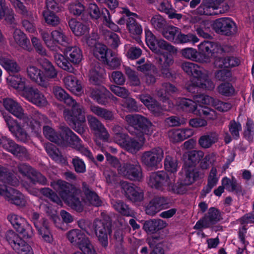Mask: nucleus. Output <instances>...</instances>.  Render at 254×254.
Listing matches in <instances>:
<instances>
[{
  "label": "nucleus",
  "mask_w": 254,
  "mask_h": 254,
  "mask_svg": "<svg viewBox=\"0 0 254 254\" xmlns=\"http://www.w3.org/2000/svg\"><path fill=\"white\" fill-rule=\"evenodd\" d=\"M121 187L126 196L133 202H139L143 199V192L142 189L132 184L124 182Z\"/></svg>",
  "instance_id": "24"
},
{
  "label": "nucleus",
  "mask_w": 254,
  "mask_h": 254,
  "mask_svg": "<svg viewBox=\"0 0 254 254\" xmlns=\"http://www.w3.org/2000/svg\"><path fill=\"white\" fill-rule=\"evenodd\" d=\"M151 23L157 30L162 31L166 25V21L162 16L155 15L151 18Z\"/></svg>",
  "instance_id": "64"
},
{
  "label": "nucleus",
  "mask_w": 254,
  "mask_h": 254,
  "mask_svg": "<svg viewBox=\"0 0 254 254\" xmlns=\"http://www.w3.org/2000/svg\"><path fill=\"white\" fill-rule=\"evenodd\" d=\"M181 67L188 75H192L194 78L198 76V75L201 74L202 70L204 69L203 67L199 66L197 64L189 62L182 63Z\"/></svg>",
  "instance_id": "44"
},
{
  "label": "nucleus",
  "mask_w": 254,
  "mask_h": 254,
  "mask_svg": "<svg viewBox=\"0 0 254 254\" xmlns=\"http://www.w3.org/2000/svg\"><path fill=\"white\" fill-rule=\"evenodd\" d=\"M121 187L126 196L133 202H139L143 199V192L142 189L132 184L124 182Z\"/></svg>",
  "instance_id": "25"
},
{
  "label": "nucleus",
  "mask_w": 254,
  "mask_h": 254,
  "mask_svg": "<svg viewBox=\"0 0 254 254\" xmlns=\"http://www.w3.org/2000/svg\"><path fill=\"white\" fill-rule=\"evenodd\" d=\"M54 60L57 65L62 69L68 71L72 72L73 68L67 58L60 53L56 52L54 54Z\"/></svg>",
  "instance_id": "47"
},
{
  "label": "nucleus",
  "mask_w": 254,
  "mask_h": 254,
  "mask_svg": "<svg viewBox=\"0 0 254 254\" xmlns=\"http://www.w3.org/2000/svg\"><path fill=\"white\" fill-rule=\"evenodd\" d=\"M224 49H225V52H223L221 55L218 54L217 57H213L215 59L214 61V65L215 66L218 68H227L226 66V64H227V57H224L225 56V54L232 50L231 48H229L227 46L223 47Z\"/></svg>",
  "instance_id": "60"
},
{
  "label": "nucleus",
  "mask_w": 254,
  "mask_h": 254,
  "mask_svg": "<svg viewBox=\"0 0 254 254\" xmlns=\"http://www.w3.org/2000/svg\"><path fill=\"white\" fill-rule=\"evenodd\" d=\"M181 54L186 59L199 62L200 57H197L198 52L193 48H184L181 50Z\"/></svg>",
  "instance_id": "62"
},
{
  "label": "nucleus",
  "mask_w": 254,
  "mask_h": 254,
  "mask_svg": "<svg viewBox=\"0 0 254 254\" xmlns=\"http://www.w3.org/2000/svg\"><path fill=\"white\" fill-rule=\"evenodd\" d=\"M168 136L172 142L182 141L193 134L192 129L190 128L173 129L168 131Z\"/></svg>",
  "instance_id": "40"
},
{
  "label": "nucleus",
  "mask_w": 254,
  "mask_h": 254,
  "mask_svg": "<svg viewBox=\"0 0 254 254\" xmlns=\"http://www.w3.org/2000/svg\"><path fill=\"white\" fill-rule=\"evenodd\" d=\"M138 98L141 102L147 107V108L152 112L155 116H160L162 115L164 111L172 110L176 109V104L171 103L169 101H163L166 104L164 107H160L152 97L146 94H142L138 96Z\"/></svg>",
  "instance_id": "13"
},
{
  "label": "nucleus",
  "mask_w": 254,
  "mask_h": 254,
  "mask_svg": "<svg viewBox=\"0 0 254 254\" xmlns=\"http://www.w3.org/2000/svg\"><path fill=\"white\" fill-rule=\"evenodd\" d=\"M0 180L4 183L13 186H16L19 184V180L13 175L7 173L6 169L0 166Z\"/></svg>",
  "instance_id": "52"
},
{
  "label": "nucleus",
  "mask_w": 254,
  "mask_h": 254,
  "mask_svg": "<svg viewBox=\"0 0 254 254\" xmlns=\"http://www.w3.org/2000/svg\"><path fill=\"white\" fill-rule=\"evenodd\" d=\"M164 168L165 170L171 175H175L179 168V162L175 156L167 155L164 160Z\"/></svg>",
  "instance_id": "46"
},
{
  "label": "nucleus",
  "mask_w": 254,
  "mask_h": 254,
  "mask_svg": "<svg viewBox=\"0 0 254 254\" xmlns=\"http://www.w3.org/2000/svg\"><path fill=\"white\" fill-rule=\"evenodd\" d=\"M66 238L71 244L77 247L81 252H87L94 248L89 238L81 230L72 229L66 233Z\"/></svg>",
  "instance_id": "11"
},
{
  "label": "nucleus",
  "mask_w": 254,
  "mask_h": 254,
  "mask_svg": "<svg viewBox=\"0 0 254 254\" xmlns=\"http://www.w3.org/2000/svg\"><path fill=\"white\" fill-rule=\"evenodd\" d=\"M39 62L43 70L42 71L43 79L46 81L47 87L49 85V79L56 77L58 72L52 63L48 60L44 59Z\"/></svg>",
  "instance_id": "35"
},
{
  "label": "nucleus",
  "mask_w": 254,
  "mask_h": 254,
  "mask_svg": "<svg viewBox=\"0 0 254 254\" xmlns=\"http://www.w3.org/2000/svg\"><path fill=\"white\" fill-rule=\"evenodd\" d=\"M66 128L69 129L66 127L61 126L62 134H59L52 127L45 126L43 127V134L51 141L63 146H66L70 143V137L65 131Z\"/></svg>",
  "instance_id": "15"
},
{
  "label": "nucleus",
  "mask_w": 254,
  "mask_h": 254,
  "mask_svg": "<svg viewBox=\"0 0 254 254\" xmlns=\"http://www.w3.org/2000/svg\"><path fill=\"white\" fill-rule=\"evenodd\" d=\"M68 25L72 32L76 36H84L89 32V28L88 26L77 21L74 19H70Z\"/></svg>",
  "instance_id": "42"
},
{
  "label": "nucleus",
  "mask_w": 254,
  "mask_h": 254,
  "mask_svg": "<svg viewBox=\"0 0 254 254\" xmlns=\"http://www.w3.org/2000/svg\"><path fill=\"white\" fill-rule=\"evenodd\" d=\"M90 110L94 114L106 120H112L114 118L112 112L100 107L92 106L90 107Z\"/></svg>",
  "instance_id": "58"
},
{
  "label": "nucleus",
  "mask_w": 254,
  "mask_h": 254,
  "mask_svg": "<svg viewBox=\"0 0 254 254\" xmlns=\"http://www.w3.org/2000/svg\"><path fill=\"white\" fill-rule=\"evenodd\" d=\"M14 42L24 50L30 51L31 48L29 45V41L26 35L21 30L16 29L13 34Z\"/></svg>",
  "instance_id": "43"
},
{
  "label": "nucleus",
  "mask_w": 254,
  "mask_h": 254,
  "mask_svg": "<svg viewBox=\"0 0 254 254\" xmlns=\"http://www.w3.org/2000/svg\"><path fill=\"white\" fill-rule=\"evenodd\" d=\"M92 98L96 100L99 104L105 105L107 103V98L114 101H117L118 98L112 95L110 92L104 86H99V89L93 90L90 93Z\"/></svg>",
  "instance_id": "34"
},
{
  "label": "nucleus",
  "mask_w": 254,
  "mask_h": 254,
  "mask_svg": "<svg viewBox=\"0 0 254 254\" xmlns=\"http://www.w3.org/2000/svg\"><path fill=\"white\" fill-rule=\"evenodd\" d=\"M3 105L8 112L19 119H22L24 123L22 127H26V125L30 129L31 131L36 135L41 132V125L40 122L45 124H49L51 122L48 118L39 112L36 113V117L39 121L29 118L24 113L22 107L15 100L11 98H6L3 101Z\"/></svg>",
  "instance_id": "5"
},
{
  "label": "nucleus",
  "mask_w": 254,
  "mask_h": 254,
  "mask_svg": "<svg viewBox=\"0 0 254 254\" xmlns=\"http://www.w3.org/2000/svg\"><path fill=\"white\" fill-rule=\"evenodd\" d=\"M146 43L150 50L154 53L161 55L163 59L160 58V76L165 78H170L172 74L170 66L174 62L172 55L168 53H176L177 50L175 47L169 44L162 39H157L152 32L148 28L144 29Z\"/></svg>",
  "instance_id": "3"
},
{
  "label": "nucleus",
  "mask_w": 254,
  "mask_h": 254,
  "mask_svg": "<svg viewBox=\"0 0 254 254\" xmlns=\"http://www.w3.org/2000/svg\"><path fill=\"white\" fill-rule=\"evenodd\" d=\"M18 170L21 174L27 177L33 183H39L42 185L47 183V179L44 176L26 164H20Z\"/></svg>",
  "instance_id": "28"
},
{
  "label": "nucleus",
  "mask_w": 254,
  "mask_h": 254,
  "mask_svg": "<svg viewBox=\"0 0 254 254\" xmlns=\"http://www.w3.org/2000/svg\"><path fill=\"white\" fill-rule=\"evenodd\" d=\"M174 175L164 171H158L151 174L148 180V185L152 188L160 190H166L167 186L174 181Z\"/></svg>",
  "instance_id": "12"
},
{
  "label": "nucleus",
  "mask_w": 254,
  "mask_h": 254,
  "mask_svg": "<svg viewBox=\"0 0 254 254\" xmlns=\"http://www.w3.org/2000/svg\"><path fill=\"white\" fill-rule=\"evenodd\" d=\"M30 218L40 238L44 241L51 243L53 241V238L47 221L36 212L32 213Z\"/></svg>",
  "instance_id": "10"
},
{
  "label": "nucleus",
  "mask_w": 254,
  "mask_h": 254,
  "mask_svg": "<svg viewBox=\"0 0 254 254\" xmlns=\"http://www.w3.org/2000/svg\"><path fill=\"white\" fill-rule=\"evenodd\" d=\"M164 157V151L159 147L153 148L149 150L144 151L141 156L142 164L149 168L157 167L162 161Z\"/></svg>",
  "instance_id": "14"
},
{
  "label": "nucleus",
  "mask_w": 254,
  "mask_h": 254,
  "mask_svg": "<svg viewBox=\"0 0 254 254\" xmlns=\"http://www.w3.org/2000/svg\"><path fill=\"white\" fill-rule=\"evenodd\" d=\"M222 219L220 211L215 207H211L203 218L196 222L194 226L195 229L207 228L211 225L216 224Z\"/></svg>",
  "instance_id": "20"
},
{
  "label": "nucleus",
  "mask_w": 254,
  "mask_h": 254,
  "mask_svg": "<svg viewBox=\"0 0 254 254\" xmlns=\"http://www.w3.org/2000/svg\"><path fill=\"white\" fill-rule=\"evenodd\" d=\"M93 227L98 240L104 247L108 245V234L110 233V223L107 220L101 221L96 219L94 222Z\"/></svg>",
  "instance_id": "21"
},
{
  "label": "nucleus",
  "mask_w": 254,
  "mask_h": 254,
  "mask_svg": "<svg viewBox=\"0 0 254 254\" xmlns=\"http://www.w3.org/2000/svg\"><path fill=\"white\" fill-rule=\"evenodd\" d=\"M218 6L211 0H205L194 11L195 14L200 15H212L218 14Z\"/></svg>",
  "instance_id": "36"
},
{
  "label": "nucleus",
  "mask_w": 254,
  "mask_h": 254,
  "mask_svg": "<svg viewBox=\"0 0 254 254\" xmlns=\"http://www.w3.org/2000/svg\"><path fill=\"white\" fill-rule=\"evenodd\" d=\"M65 131L70 137L69 141L70 143H68V145H71L72 147L76 148L81 154L87 157L89 159L93 160L94 157L92 153L87 148L81 145L80 139L70 129L66 128Z\"/></svg>",
  "instance_id": "33"
},
{
  "label": "nucleus",
  "mask_w": 254,
  "mask_h": 254,
  "mask_svg": "<svg viewBox=\"0 0 254 254\" xmlns=\"http://www.w3.org/2000/svg\"><path fill=\"white\" fill-rule=\"evenodd\" d=\"M199 41L198 38L192 33L185 34L180 30L175 44H185L190 43L194 44Z\"/></svg>",
  "instance_id": "50"
},
{
  "label": "nucleus",
  "mask_w": 254,
  "mask_h": 254,
  "mask_svg": "<svg viewBox=\"0 0 254 254\" xmlns=\"http://www.w3.org/2000/svg\"><path fill=\"white\" fill-rule=\"evenodd\" d=\"M107 47L102 44H96L93 50L94 56L99 61L105 63L107 61Z\"/></svg>",
  "instance_id": "56"
},
{
  "label": "nucleus",
  "mask_w": 254,
  "mask_h": 254,
  "mask_svg": "<svg viewBox=\"0 0 254 254\" xmlns=\"http://www.w3.org/2000/svg\"><path fill=\"white\" fill-rule=\"evenodd\" d=\"M45 148L49 156L55 161H62V156L54 145L51 143H47L45 145Z\"/></svg>",
  "instance_id": "59"
},
{
  "label": "nucleus",
  "mask_w": 254,
  "mask_h": 254,
  "mask_svg": "<svg viewBox=\"0 0 254 254\" xmlns=\"http://www.w3.org/2000/svg\"><path fill=\"white\" fill-rule=\"evenodd\" d=\"M64 54L69 63L74 65H78L83 59L82 51L77 46L66 47L64 50Z\"/></svg>",
  "instance_id": "39"
},
{
  "label": "nucleus",
  "mask_w": 254,
  "mask_h": 254,
  "mask_svg": "<svg viewBox=\"0 0 254 254\" xmlns=\"http://www.w3.org/2000/svg\"><path fill=\"white\" fill-rule=\"evenodd\" d=\"M0 65L8 72L16 73L21 70L16 62L3 55L0 56Z\"/></svg>",
  "instance_id": "45"
},
{
  "label": "nucleus",
  "mask_w": 254,
  "mask_h": 254,
  "mask_svg": "<svg viewBox=\"0 0 254 254\" xmlns=\"http://www.w3.org/2000/svg\"><path fill=\"white\" fill-rule=\"evenodd\" d=\"M218 92L224 96L229 97L234 95L235 90L233 85L228 82L223 83L218 86Z\"/></svg>",
  "instance_id": "63"
},
{
  "label": "nucleus",
  "mask_w": 254,
  "mask_h": 254,
  "mask_svg": "<svg viewBox=\"0 0 254 254\" xmlns=\"http://www.w3.org/2000/svg\"><path fill=\"white\" fill-rule=\"evenodd\" d=\"M0 195L3 196L10 203L20 207H24L27 204V198L20 192L1 185H0Z\"/></svg>",
  "instance_id": "16"
},
{
  "label": "nucleus",
  "mask_w": 254,
  "mask_h": 254,
  "mask_svg": "<svg viewBox=\"0 0 254 254\" xmlns=\"http://www.w3.org/2000/svg\"><path fill=\"white\" fill-rule=\"evenodd\" d=\"M169 200L165 197H156L149 203L146 209L147 214L153 215L162 209L167 207Z\"/></svg>",
  "instance_id": "32"
},
{
  "label": "nucleus",
  "mask_w": 254,
  "mask_h": 254,
  "mask_svg": "<svg viewBox=\"0 0 254 254\" xmlns=\"http://www.w3.org/2000/svg\"><path fill=\"white\" fill-rule=\"evenodd\" d=\"M88 123L95 135L104 141H108L109 134L104 125L95 117L92 116L87 117Z\"/></svg>",
  "instance_id": "30"
},
{
  "label": "nucleus",
  "mask_w": 254,
  "mask_h": 254,
  "mask_svg": "<svg viewBox=\"0 0 254 254\" xmlns=\"http://www.w3.org/2000/svg\"><path fill=\"white\" fill-rule=\"evenodd\" d=\"M0 19L8 23H12L14 20L13 10L5 5L3 0H0Z\"/></svg>",
  "instance_id": "49"
},
{
  "label": "nucleus",
  "mask_w": 254,
  "mask_h": 254,
  "mask_svg": "<svg viewBox=\"0 0 254 254\" xmlns=\"http://www.w3.org/2000/svg\"><path fill=\"white\" fill-rule=\"evenodd\" d=\"M23 97L28 101L39 107H45L48 101L44 95L38 89L32 86L26 89Z\"/></svg>",
  "instance_id": "23"
},
{
  "label": "nucleus",
  "mask_w": 254,
  "mask_h": 254,
  "mask_svg": "<svg viewBox=\"0 0 254 254\" xmlns=\"http://www.w3.org/2000/svg\"><path fill=\"white\" fill-rule=\"evenodd\" d=\"M202 72L201 74L198 75V76L191 81L190 85L188 87L189 91L191 92L194 87L207 91H211L214 89L215 84L209 78L208 71L204 69Z\"/></svg>",
  "instance_id": "18"
},
{
  "label": "nucleus",
  "mask_w": 254,
  "mask_h": 254,
  "mask_svg": "<svg viewBox=\"0 0 254 254\" xmlns=\"http://www.w3.org/2000/svg\"><path fill=\"white\" fill-rule=\"evenodd\" d=\"M40 33L47 47L52 51H56L59 48L57 44L63 45L67 43V39L61 29L52 31L50 34L41 30Z\"/></svg>",
  "instance_id": "9"
},
{
  "label": "nucleus",
  "mask_w": 254,
  "mask_h": 254,
  "mask_svg": "<svg viewBox=\"0 0 254 254\" xmlns=\"http://www.w3.org/2000/svg\"><path fill=\"white\" fill-rule=\"evenodd\" d=\"M51 186L58 192L61 197L48 188L42 189L40 192L43 195L59 205H63L61 198L68 206L77 211H81L84 205L99 206L101 204V201L98 195L89 190L84 183H83V189L85 198L82 199V201H80L79 198L80 190L75 189L73 185L64 181L58 180L53 181L51 182Z\"/></svg>",
  "instance_id": "1"
},
{
  "label": "nucleus",
  "mask_w": 254,
  "mask_h": 254,
  "mask_svg": "<svg viewBox=\"0 0 254 254\" xmlns=\"http://www.w3.org/2000/svg\"><path fill=\"white\" fill-rule=\"evenodd\" d=\"M121 187L126 196L133 202H139L143 199V192L142 189L132 184L124 182Z\"/></svg>",
  "instance_id": "26"
},
{
  "label": "nucleus",
  "mask_w": 254,
  "mask_h": 254,
  "mask_svg": "<svg viewBox=\"0 0 254 254\" xmlns=\"http://www.w3.org/2000/svg\"><path fill=\"white\" fill-rule=\"evenodd\" d=\"M180 29L174 26H169L162 31L163 36L168 40L175 43Z\"/></svg>",
  "instance_id": "53"
},
{
  "label": "nucleus",
  "mask_w": 254,
  "mask_h": 254,
  "mask_svg": "<svg viewBox=\"0 0 254 254\" xmlns=\"http://www.w3.org/2000/svg\"><path fill=\"white\" fill-rule=\"evenodd\" d=\"M118 170L121 176L131 180L140 181L142 177L141 168L137 164L124 163L119 166Z\"/></svg>",
  "instance_id": "19"
},
{
  "label": "nucleus",
  "mask_w": 254,
  "mask_h": 254,
  "mask_svg": "<svg viewBox=\"0 0 254 254\" xmlns=\"http://www.w3.org/2000/svg\"><path fill=\"white\" fill-rule=\"evenodd\" d=\"M66 88L77 96H80L83 93V90L80 82L73 75H67L63 79Z\"/></svg>",
  "instance_id": "37"
},
{
  "label": "nucleus",
  "mask_w": 254,
  "mask_h": 254,
  "mask_svg": "<svg viewBox=\"0 0 254 254\" xmlns=\"http://www.w3.org/2000/svg\"><path fill=\"white\" fill-rule=\"evenodd\" d=\"M218 139V135L215 133H211L208 135L202 136L199 139L200 145L204 148L210 147Z\"/></svg>",
  "instance_id": "55"
},
{
  "label": "nucleus",
  "mask_w": 254,
  "mask_h": 254,
  "mask_svg": "<svg viewBox=\"0 0 254 254\" xmlns=\"http://www.w3.org/2000/svg\"><path fill=\"white\" fill-rule=\"evenodd\" d=\"M53 92L58 100L64 101L72 107L71 110L66 109L64 110V114L65 119L75 131L79 134H82L84 131L83 124L85 121V110L83 107L77 103L61 87H55Z\"/></svg>",
  "instance_id": "4"
},
{
  "label": "nucleus",
  "mask_w": 254,
  "mask_h": 254,
  "mask_svg": "<svg viewBox=\"0 0 254 254\" xmlns=\"http://www.w3.org/2000/svg\"><path fill=\"white\" fill-rule=\"evenodd\" d=\"M200 54L199 62L209 63L213 57H216L225 52V49L216 43L204 41L198 45Z\"/></svg>",
  "instance_id": "8"
},
{
  "label": "nucleus",
  "mask_w": 254,
  "mask_h": 254,
  "mask_svg": "<svg viewBox=\"0 0 254 254\" xmlns=\"http://www.w3.org/2000/svg\"><path fill=\"white\" fill-rule=\"evenodd\" d=\"M3 117L9 131L19 140L26 142L29 138V136L22 127L11 116L3 115Z\"/></svg>",
  "instance_id": "22"
},
{
  "label": "nucleus",
  "mask_w": 254,
  "mask_h": 254,
  "mask_svg": "<svg viewBox=\"0 0 254 254\" xmlns=\"http://www.w3.org/2000/svg\"><path fill=\"white\" fill-rule=\"evenodd\" d=\"M7 219L16 231L20 230L21 227L23 226L27 221L22 216L14 213L8 215Z\"/></svg>",
  "instance_id": "57"
},
{
  "label": "nucleus",
  "mask_w": 254,
  "mask_h": 254,
  "mask_svg": "<svg viewBox=\"0 0 254 254\" xmlns=\"http://www.w3.org/2000/svg\"><path fill=\"white\" fill-rule=\"evenodd\" d=\"M213 27L216 31L227 36L235 35L238 31L236 23L229 17L217 19L213 23Z\"/></svg>",
  "instance_id": "17"
},
{
  "label": "nucleus",
  "mask_w": 254,
  "mask_h": 254,
  "mask_svg": "<svg viewBox=\"0 0 254 254\" xmlns=\"http://www.w3.org/2000/svg\"><path fill=\"white\" fill-rule=\"evenodd\" d=\"M43 16L45 22L52 26H57L60 22L59 17L53 11L50 10H44L43 12Z\"/></svg>",
  "instance_id": "61"
},
{
  "label": "nucleus",
  "mask_w": 254,
  "mask_h": 254,
  "mask_svg": "<svg viewBox=\"0 0 254 254\" xmlns=\"http://www.w3.org/2000/svg\"><path fill=\"white\" fill-rule=\"evenodd\" d=\"M105 74V70L97 63L90 70V81L93 84L100 85L103 81Z\"/></svg>",
  "instance_id": "41"
},
{
  "label": "nucleus",
  "mask_w": 254,
  "mask_h": 254,
  "mask_svg": "<svg viewBox=\"0 0 254 254\" xmlns=\"http://www.w3.org/2000/svg\"><path fill=\"white\" fill-rule=\"evenodd\" d=\"M176 176L174 175V181L171 182V183L167 186L166 190L176 194H182L185 193L187 191L186 186L187 185L180 182L179 179L178 180V182L177 183L174 184Z\"/></svg>",
  "instance_id": "54"
},
{
  "label": "nucleus",
  "mask_w": 254,
  "mask_h": 254,
  "mask_svg": "<svg viewBox=\"0 0 254 254\" xmlns=\"http://www.w3.org/2000/svg\"><path fill=\"white\" fill-rule=\"evenodd\" d=\"M198 176V172L193 165L185 164L179 173V181L189 186L193 183Z\"/></svg>",
  "instance_id": "29"
},
{
  "label": "nucleus",
  "mask_w": 254,
  "mask_h": 254,
  "mask_svg": "<svg viewBox=\"0 0 254 254\" xmlns=\"http://www.w3.org/2000/svg\"><path fill=\"white\" fill-rule=\"evenodd\" d=\"M28 77L42 87H46V81L43 79L42 71L36 65L30 64L26 68Z\"/></svg>",
  "instance_id": "38"
},
{
  "label": "nucleus",
  "mask_w": 254,
  "mask_h": 254,
  "mask_svg": "<svg viewBox=\"0 0 254 254\" xmlns=\"http://www.w3.org/2000/svg\"><path fill=\"white\" fill-rule=\"evenodd\" d=\"M217 173L216 169L212 167L208 177L207 185L202 190V193L204 195L210 192L212 188L217 184L219 177L217 176Z\"/></svg>",
  "instance_id": "48"
},
{
  "label": "nucleus",
  "mask_w": 254,
  "mask_h": 254,
  "mask_svg": "<svg viewBox=\"0 0 254 254\" xmlns=\"http://www.w3.org/2000/svg\"><path fill=\"white\" fill-rule=\"evenodd\" d=\"M121 13L125 14L128 17L127 20V28L130 35L132 37L139 36L142 33V28L141 25L138 23L135 19L131 16L138 17V15L133 12H131L127 8H123Z\"/></svg>",
  "instance_id": "27"
},
{
  "label": "nucleus",
  "mask_w": 254,
  "mask_h": 254,
  "mask_svg": "<svg viewBox=\"0 0 254 254\" xmlns=\"http://www.w3.org/2000/svg\"><path fill=\"white\" fill-rule=\"evenodd\" d=\"M5 239L17 254H34L31 246L13 230L6 232Z\"/></svg>",
  "instance_id": "7"
},
{
  "label": "nucleus",
  "mask_w": 254,
  "mask_h": 254,
  "mask_svg": "<svg viewBox=\"0 0 254 254\" xmlns=\"http://www.w3.org/2000/svg\"><path fill=\"white\" fill-rule=\"evenodd\" d=\"M112 204L114 209L121 214L126 216H134V212L122 201L113 200Z\"/></svg>",
  "instance_id": "51"
},
{
  "label": "nucleus",
  "mask_w": 254,
  "mask_h": 254,
  "mask_svg": "<svg viewBox=\"0 0 254 254\" xmlns=\"http://www.w3.org/2000/svg\"><path fill=\"white\" fill-rule=\"evenodd\" d=\"M125 120L129 125L127 129L133 134L134 133L138 139L128 136L125 143L120 142L121 146L129 152L135 153L141 148L145 139L144 135L150 136L155 130V127L146 118L138 114L128 115Z\"/></svg>",
  "instance_id": "2"
},
{
  "label": "nucleus",
  "mask_w": 254,
  "mask_h": 254,
  "mask_svg": "<svg viewBox=\"0 0 254 254\" xmlns=\"http://www.w3.org/2000/svg\"><path fill=\"white\" fill-rule=\"evenodd\" d=\"M27 79L20 74L9 75L6 78V82L9 88L16 89L17 91L21 92L22 95L26 89L30 86H26Z\"/></svg>",
  "instance_id": "31"
},
{
  "label": "nucleus",
  "mask_w": 254,
  "mask_h": 254,
  "mask_svg": "<svg viewBox=\"0 0 254 254\" xmlns=\"http://www.w3.org/2000/svg\"><path fill=\"white\" fill-rule=\"evenodd\" d=\"M215 98L205 94L195 95L193 96V100L185 98H179L175 100L176 109L192 113L196 115H200V109H198L202 105H211L213 106Z\"/></svg>",
  "instance_id": "6"
}]
</instances>
